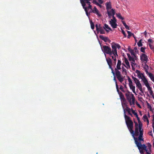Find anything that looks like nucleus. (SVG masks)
<instances>
[{
	"mask_svg": "<svg viewBox=\"0 0 154 154\" xmlns=\"http://www.w3.org/2000/svg\"><path fill=\"white\" fill-rule=\"evenodd\" d=\"M112 59L114 60L115 61L116 60V57L118 56L117 53V51L116 48H118L119 49L120 48V46L118 44L112 43Z\"/></svg>",
	"mask_w": 154,
	"mask_h": 154,
	"instance_id": "f257e3e1",
	"label": "nucleus"
},
{
	"mask_svg": "<svg viewBox=\"0 0 154 154\" xmlns=\"http://www.w3.org/2000/svg\"><path fill=\"white\" fill-rule=\"evenodd\" d=\"M126 123L131 133H133V122L130 119L129 117L126 115Z\"/></svg>",
	"mask_w": 154,
	"mask_h": 154,
	"instance_id": "f03ea898",
	"label": "nucleus"
},
{
	"mask_svg": "<svg viewBox=\"0 0 154 154\" xmlns=\"http://www.w3.org/2000/svg\"><path fill=\"white\" fill-rule=\"evenodd\" d=\"M126 97L129 102L131 106H134V105L135 99L133 94L131 93L128 92L126 93Z\"/></svg>",
	"mask_w": 154,
	"mask_h": 154,
	"instance_id": "7ed1b4c3",
	"label": "nucleus"
},
{
	"mask_svg": "<svg viewBox=\"0 0 154 154\" xmlns=\"http://www.w3.org/2000/svg\"><path fill=\"white\" fill-rule=\"evenodd\" d=\"M134 138L135 140V144L139 150L142 149L146 151V150L147 149L146 146L145 144H141L140 142H139L138 141L137 138L135 137H134Z\"/></svg>",
	"mask_w": 154,
	"mask_h": 154,
	"instance_id": "20e7f679",
	"label": "nucleus"
},
{
	"mask_svg": "<svg viewBox=\"0 0 154 154\" xmlns=\"http://www.w3.org/2000/svg\"><path fill=\"white\" fill-rule=\"evenodd\" d=\"M82 5L83 7V8L85 10L86 15L88 16L90 15L91 12H90V11L88 12V10H89V9H90V10H92V6L91 5H89L88 7H86L85 4L84 2V1H82Z\"/></svg>",
	"mask_w": 154,
	"mask_h": 154,
	"instance_id": "39448f33",
	"label": "nucleus"
},
{
	"mask_svg": "<svg viewBox=\"0 0 154 154\" xmlns=\"http://www.w3.org/2000/svg\"><path fill=\"white\" fill-rule=\"evenodd\" d=\"M132 78L136 84L137 87L138 88L142 93H143V92L142 90V85L139 81L137 79L134 77L133 76L132 77Z\"/></svg>",
	"mask_w": 154,
	"mask_h": 154,
	"instance_id": "423d86ee",
	"label": "nucleus"
},
{
	"mask_svg": "<svg viewBox=\"0 0 154 154\" xmlns=\"http://www.w3.org/2000/svg\"><path fill=\"white\" fill-rule=\"evenodd\" d=\"M102 50L104 53L109 54L110 56L112 55V51L111 48L107 46H103V47Z\"/></svg>",
	"mask_w": 154,
	"mask_h": 154,
	"instance_id": "0eeeda50",
	"label": "nucleus"
},
{
	"mask_svg": "<svg viewBox=\"0 0 154 154\" xmlns=\"http://www.w3.org/2000/svg\"><path fill=\"white\" fill-rule=\"evenodd\" d=\"M140 58L142 61L144 62H143L142 64L145 65V67H149L148 65L146 64L147 60H148L147 56L145 54H142L140 56Z\"/></svg>",
	"mask_w": 154,
	"mask_h": 154,
	"instance_id": "6e6552de",
	"label": "nucleus"
},
{
	"mask_svg": "<svg viewBox=\"0 0 154 154\" xmlns=\"http://www.w3.org/2000/svg\"><path fill=\"white\" fill-rule=\"evenodd\" d=\"M127 55L128 56L129 60L131 62V65L132 66V67H134L135 66L134 62H135V59H136V58H134V57L132 56L131 57L130 54H127Z\"/></svg>",
	"mask_w": 154,
	"mask_h": 154,
	"instance_id": "1a4fd4ad",
	"label": "nucleus"
},
{
	"mask_svg": "<svg viewBox=\"0 0 154 154\" xmlns=\"http://www.w3.org/2000/svg\"><path fill=\"white\" fill-rule=\"evenodd\" d=\"M90 12L96 14L99 16H101V15L99 13V11L95 7H94L93 10L92 9L91 10H90Z\"/></svg>",
	"mask_w": 154,
	"mask_h": 154,
	"instance_id": "9d476101",
	"label": "nucleus"
},
{
	"mask_svg": "<svg viewBox=\"0 0 154 154\" xmlns=\"http://www.w3.org/2000/svg\"><path fill=\"white\" fill-rule=\"evenodd\" d=\"M145 68V70L146 72V74L149 75L151 80L153 82L154 81V76L151 73L147 71L146 68Z\"/></svg>",
	"mask_w": 154,
	"mask_h": 154,
	"instance_id": "9b49d317",
	"label": "nucleus"
},
{
	"mask_svg": "<svg viewBox=\"0 0 154 154\" xmlns=\"http://www.w3.org/2000/svg\"><path fill=\"white\" fill-rule=\"evenodd\" d=\"M104 29V28L102 26L100 27L98 30L97 31V34L100 32L101 34H104L105 33Z\"/></svg>",
	"mask_w": 154,
	"mask_h": 154,
	"instance_id": "f8f14e48",
	"label": "nucleus"
},
{
	"mask_svg": "<svg viewBox=\"0 0 154 154\" xmlns=\"http://www.w3.org/2000/svg\"><path fill=\"white\" fill-rule=\"evenodd\" d=\"M107 14L109 17L111 16L114 15L115 14V11L114 10L112 9L110 11H107Z\"/></svg>",
	"mask_w": 154,
	"mask_h": 154,
	"instance_id": "ddd939ff",
	"label": "nucleus"
},
{
	"mask_svg": "<svg viewBox=\"0 0 154 154\" xmlns=\"http://www.w3.org/2000/svg\"><path fill=\"white\" fill-rule=\"evenodd\" d=\"M116 22L115 21H110V24L113 28H116L117 24L116 23Z\"/></svg>",
	"mask_w": 154,
	"mask_h": 154,
	"instance_id": "4468645a",
	"label": "nucleus"
},
{
	"mask_svg": "<svg viewBox=\"0 0 154 154\" xmlns=\"http://www.w3.org/2000/svg\"><path fill=\"white\" fill-rule=\"evenodd\" d=\"M136 72L139 78H140L142 79L143 76H144L142 73H141L140 71L138 70H136Z\"/></svg>",
	"mask_w": 154,
	"mask_h": 154,
	"instance_id": "2eb2a0df",
	"label": "nucleus"
},
{
	"mask_svg": "<svg viewBox=\"0 0 154 154\" xmlns=\"http://www.w3.org/2000/svg\"><path fill=\"white\" fill-rule=\"evenodd\" d=\"M133 134V135H134L136 136H138L139 134V132L138 131V127H136L135 128V131L134 133L133 132V133H131Z\"/></svg>",
	"mask_w": 154,
	"mask_h": 154,
	"instance_id": "dca6fc26",
	"label": "nucleus"
},
{
	"mask_svg": "<svg viewBox=\"0 0 154 154\" xmlns=\"http://www.w3.org/2000/svg\"><path fill=\"white\" fill-rule=\"evenodd\" d=\"M99 37L101 39L103 40L105 42H107L109 40V39L108 37H104L102 35H100L99 36Z\"/></svg>",
	"mask_w": 154,
	"mask_h": 154,
	"instance_id": "f3484780",
	"label": "nucleus"
},
{
	"mask_svg": "<svg viewBox=\"0 0 154 154\" xmlns=\"http://www.w3.org/2000/svg\"><path fill=\"white\" fill-rule=\"evenodd\" d=\"M106 9L108 10L111 8V5L110 2H107L106 3Z\"/></svg>",
	"mask_w": 154,
	"mask_h": 154,
	"instance_id": "a211bd4d",
	"label": "nucleus"
},
{
	"mask_svg": "<svg viewBox=\"0 0 154 154\" xmlns=\"http://www.w3.org/2000/svg\"><path fill=\"white\" fill-rule=\"evenodd\" d=\"M128 34L127 35V38L129 39L131 36H134V33H132L130 31L126 30V31Z\"/></svg>",
	"mask_w": 154,
	"mask_h": 154,
	"instance_id": "6ab92c4d",
	"label": "nucleus"
},
{
	"mask_svg": "<svg viewBox=\"0 0 154 154\" xmlns=\"http://www.w3.org/2000/svg\"><path fill=\"white\" fill-rule=\"evenodd\" d=\"M106 60L107 63L109 66V67H112V62L111 59L109 58L107 59Z\"/></svg>",
	"mask_w": 154,
	"mask_h": 154,
	"instance_id": "aec40b11",
	"label": "nucleus"
},
{
	"mask_svg": "<svg viewBox=\"0 0 154 154\" xmlns=\"http://www.w3.org/2000/svg\"><path fill=\"white\" fill-rule=\"evenodd\" d=\"M131 110L130 108L127 107H126V112H127L128 115L132 116V115L131 112Z\"/></svg>",
	"mask_w": 154,
	"mask_h": 154,
	"instance_id": "412c9836",
	"label": "nucleus"
},
{
	"mask_svg": "<svg viewBox=\"0 0 154 154\" xmlns=\"http://www.w3.org/2000/svg\"><path fill=\"white\" fill-rule=\"evenodd\" d=\"M103 28H104V29H105L106 31L107 32H109V31L107 29H106V28L108 29L110 31H112V29H111L109 27V26L106 24H104V27H103Z\"/></svg>",
	"mask_w": 154,
	"mask_h": 154,
	"instance_id": "4be33fe9",
	"label": "nucleus"
},
{
	"mask_svg": "<svg viewBox=\"0 0 154 154\" xmlns=\"http://www.w3.org/2000/svg\"><path fill=\"white\" fill-rule=\"evenodd\" d=\"M91 0H80V2L81 4H82V1H84V2L85 4V5H86V4H88V5H91V3L89 2V1H91Z\"/></svg>",
	"mask_w": 154,
	"mask_h": 154,
	"instance_id": "5701e85b",
	"label": "nucleus"
},
{
	"mask_svg": "<svg viewBox=\"0 0 154 154\" xmlns=\"http://www.w3.org/2000/svg\"><path fill=\"white\" fill-rule=\"evenodd\" d=\"M141 127L142 126L140 124H139V129L140 131L139 137H143V132L141 130Z\"/></svg>",
	"mask_w": 154,
	"mask_h": 154,
	"instance_id": "b1692460",
	"label": "nucleus"
},
{
	"mask_svg": "<svg viewBox=\"0 0 154 154\" xmlns=\"http://www.w3.org/2000/svg\"><path fill=\"white\" fill-rule=\"evenodd\" d=\"M129 87L131 89L134 93H136L135 91V87L134 86H133L132 84H130L129 85Z\"/></svg>",
	"mask_w": 154,
	"mask_h": 154,
	"instance_id": "393cba45",
	"label": "nucleus"
},
{
	"mask_svg": "<svg viewBox=\"0 0 154 154\" xmlns=\"http://www.w3.org/2000/svg\"><path fill=\"white\" fill-rule=\"evenodd\" d=\"M142 79L143 81L145 84L148 83V81L145 76H143L142 78Z\"/></svg>",
	"mask_w": 154,
	"mask_h": 154,
	"instance_id": "a878e982",
	"label": "nucleus"
},
{
	"mask_svg": "<svg viewBox=\"0 0 154 154\" xmlns=\"http://www.w3.org/2000/svg\"><path fill=\"white\" fill-rule=\"evenodd\" d=\"M129 52L131 53L132 56L134 58H136V56L134 52V50H132Z\"/></svg>",
	"mask_w": 154,
	"mask_h": 154,
	"instance_id": "bb28decb",
	"label": "nucleus"
},
{
	"mask_svg": "<svg viewBox=\"0 0 154 154\" xmlns=\"http://www.w3.org/2000/svg\"><path fill=\"white\" fill-rule=\"evenodd\" d=\"M101 25L100 24H99L98 25L97 24L95 25V27L96 28V29L97 32L98 31L100 27H101Z\"/></svg>",
	"mask_w": 154,
	"mask_h": 154,
	"instance_id": "cd10ccee",
	"label": "nucleus"
},
{
	"mask_svg": "<svg viewBox=\"0 0 154 154\" xmlns=\"http://www.w3.org/2000/svg\"><path fill=\"white\" fill-rule=\"evenodd\" d=\"M90 22L91 29H94V25L92 21H90Z\"/></svg>",
	"mask_w": 154,
	"mask_h": 154,
	"instance_id": "c85d7f7f",
	"label": "nucleus"
},
{
	"mask_svg": "<svg viewBox=\"0 0 154 154\" xmlns=\"http://www.w3.org/2000/svg\"><path fill=\"white\" fill-rule=\"evenodd\" d=\"M142 39H141L139 40V42L137 43V45L139 47H141L142 46L143 44L142 43Z\"/></svg>",
	"mask_w": 154,
	"mask_h": 154,
	"instance_id": "c756f323",
	"label": "nucleus"
},
{
	"mask_svg": "<svg viewBox=\"0 0 154 154\" xmlns=\"http://www.w3.org/2000/svg\"><path fill=\"white\" fill-rule=\"evenodd\" d=\"M121 64V61L119 60H118V63L116 67H120V66Z\"/></svg>",
	"mask_w": 154,
	"mask_h": 154,
	"instance_id": "7c9ffc66",
	"label": "nucleus"
},
{
	"mask_svg": "<svg viewBox=\"0 0 154 154\" xmlns=\"http://www.w3.org/2000/svg\"><path fill=\"white\" fill-rule=\"evenodd\" d=\"M117 16L120 19L123 20L124 18L121 16L120 14H117Z\"/></svg>",
	"mask_w": 154,
	"mask_h": 154,
	"instance_id": "2f4dec72",
	"label": "nucleus"
},
{
	"mask_svg": "<svg viewBox=\"0 0 154 154\" xmlns=\"http://www.w3.org/2000/svg\"><path fill=\"white\" fill-rule=\"evenodd\" d=\"M148 90L149 91L150 94L152 96H153V93L152 91V88L150 87V88L148 89Z\"/></svg>",
	"mask_w": 154,
	"mask_h": 154,
	"instance_id": "473e14b6",
	"label": "nucleus"
},
{
	"mask_svg": "<svg viewBox=\"0 0 154 154\" xmlns=\"http://www.w3.org/2000/svg\"><path fill=\"white\" fill-rule=\"evenodd\" d=\"M147 105L148 106V108L151 111H152V107L148 103H147Z\"/></svg>",
	"mask_w": 154,
	"mask_h": 154,
	"instance_id": "72a5a7b5",
	"label": "nucleus"
},
{
	"mask_svg": "<svg viewBox=\"0 0 154 154\" xmlns=\"http://www.w3.org/2000/svg\"><path fill=\"white\" fill-rule=\"evenodd\" d=\"M151 144L150 143H148L147 144L148 149H149V151L150 152H151Z\"/></svg>",
	"mask_w": 154,
	"mask_h": 154,
	"instance_id": "f704fd0d",
	"label": "nucleus"
},
{
	"mask_svg": "<svg viewBox=\"0 0 154 154\" xmlns=\"http://www.w3.org/2000/svg\"><path fill=\"white\" fill-rule=\"evenodd\" d=\"M131 112L133 114L136 116V117L137 116H138L137 113V112H135V111L133 110L132 109H131Z\"/></svg>",
	"mask_w": 154,
	"mask_h": 154,
	"instance_id": "c9c22d12",
	"label": "nucleus"
},
{
	"mask_svg": "<svg viewBox=\"0 0 154 154\" xmlns=\"http://www.w3.org/2000/svg\"><path fill=\"white\" fill-rule=\"evenodd\" d=\"M114 15H112V19H111L110 21H115L116 22V18L114 16Z\"/></svg>",
	"mask_w": 154,
	"mask_h": 154,
	"instance_id": "e433bc0d",
	"label": "nucleus"
},
{
	"mask_svg": "<svg viewBox=\"0 0 154 154\" xmlns=\"http://www.w3.org/2000/svg\"><path fill=\"white\" fill-rule=\"evenodd\" d=\"M126 65L128 66H129V67H130L129 63L128 61V60L126 58Z\"/></svg>",
	"mask_w": 154,
	"mask_h": 154,
	"instance_id": "4c0bfd02",
	"label": "nucleus"
},
{
	"mask_svg": "<svg viewBox=\"0 0 154 154\" xmlns=\"http://www.w3.org/2000/svg\"><path fill=\"white\" fill-rule=\"evenodd\" d=\"M128 82L129 83V85L133 84L132 82V81L131 79L129 77H128Z\"/></svg>",
	"mask_w": 154,
	"mask_h": 154,
	"instance_id": "58836bf2",
	"label": "nucleus"
},
{
	"mask_svg": "<svg viewBox=\"0 0 154 154\" xmlns=\"http://www.w3.org/2000/svg\"><path fill=\"white\" fill-rule=\"evenodd\" d=\"M145 48H143V47H141L140 48V51L143 52V53H145Z\"/></svg>",
	"mask_w": 154,
	"mask_h": 154,
	"instance_id": "ea45409f",
	"label": "nucleus"
},
{
	"mask_svg": "<svg viewBox=\"0 0 154 154\" xmlns=\"http://www.w3.org/2000/svg\"><path fill=\"white\" fill-rule=\"evenodd\" d=\"M92 2L94 4L97 5H99V3H98L95 0H93Z\"/></svg>",
	"mask_w": 154,
	"mask_h": 154,
	"instance_id": "a19ab883",
	"label": "nucleus"
},
{
	"mask_svg": "<svg viewBox=\"0 0 154 154\" xmlns=\"http://www.w3.org/2000/svg\"><path fill=\"white\" fill-rule=\"evenodd\" d=\"M149 45L150 47V48L151 49H154V46L152 45L151 44H149Z\"/></svg>",
	"mask_w": 154,
	"mask_h": 154,
	"instance_id": "79ce46f5",
	"label": "nucleus"
},
{
	"mask_svg": "<svg viewBox=\"0 0 154 154\" xmlns=\"http://www.w3.org/2000/svg\"><path fill=\"white\" fill-rule=\"evenodd\" d=\"M143 118L144 119H146V120L148 119L146 115L143 116Z\"/></svg>",
	"mask_w": 154,
	"mask_h": 154,
	"instance_id": "37998d69",
	"label": "nucleus"
},
{
	"mask_svg": "<svg viewBox=\"0 0 154 154\" xmlns=\"http://www.w3.org/2000/svg\"><path fill=\"white\" fill-rule=\"evenodd\" d=\"M145 86L147 88V89H148V88H150V86H149V83H148L146 84H145Z\"/></svg>",
	"mask_w": 154,
	"mask_h": 154,
	"instance_id": "c03bdc74",
	"label": "nucleus"
},
{
	"mask_svg": "<svg viewBox=\"0 0 154 154\" xmlns=\"http://www.w3.org/2000/svg\"><path fill=\"white\" fill-rule=\"evenodd\" d=\"M142 137H138V140L140 141H143V139L142 138Z\"/></svg>",
	"mask_w": 154,
	"mask_h": 154,
	"instance_id": "a18cd8bd",
	"label": "nucleus"
},
{
	"mask_svg": "<svg viewBox=\"0 0 154 154\" xmlns=\"http://www.w3.org/2000/svg\"><path fill=\"white\" fill-rule=\"evenodd\" d=\"M136 117L137 118V120L138 121V123H139V125L140 124V118L138 117V116H136Z\"/></svg>",
	"mask_w": 154,
	"mask_h": 154,
	"instance_id": "49530a36",
	"label": "nucleus"
},
{
	"mask_svg": "<svg viewBox=\"0 0 154 154\" xmlns=\"http://www.w3.org/2000/svg\"><path fill=\"white\" fill-rule=\"evenodd\" d=\"M98 2L100 4H102L103 2V0H98Z\"/></svg>",
	"mask_w": 154,
	"mask_h": 154,
	"instance_id": "de8ad7c7",
	"label": "nucleus"
},
{
	"mask_svg": "<svg viewBox=\"0 0 154 154\" xmlns=\"http://www.w3.org/2000/svg\"><path fill=\"white\" fill-rule=\"evenodd\" d=\"M126 29H127L128 30L130 29V28H129V27L126 24Z\"/></svg>",
	"mask_w": 154,
	"mask_h": 154,
	"instance_id": "09e8293b",
	"label": "nucleus"
},
{
	"mask_svg": "<svg viewBox=\"0 0 154 154\" xmlns=\"http://www.w3.org/2000/svg\"><path fill=\"white\" fill-rule=\"evenodd\" d=\"M134 50L135 51V52H138V51L137 48V47H135Z\"/></svg>",
	"mask_w": 154,
	"mask_h": 154,
	"instance_id": "8fccbe9b",
	"label": "nucleus"
},
{
	"mask_svg": "<svg viewBox=\"0 0 154 154\" xmlns=\"http://www.w3.org/2000/svg\"><path fill=\"white\" fill-rule=\"evenodd\" d=\"M145 151L146 153V154H151V153L149 152V151L148 149H147Z\"/></svg>",
	"mask_w": 154,
	"mask_h": 154,
	"instance_id": "3c124183",
	"label": "nucleus"
},
{
	"mask_svg": "<svg viewBox=\"0 0 154 154\" xmlns=\"http://www.w3.org/2000/svg\"><path fill=\"white\" fill-rule=\"evenodd\" d=\"M122 33L124 35V37H125V32L124 30H123L122 29Z\"/></svg>",
	"mask_w": 154,
	"mask_h": 154,
	"instance_id": "603ef678",
	"label": "nucleus"
},
{
	"mask_svg": "<svg viewBox=\"0 0 154 154\" xmlns=\"http://www.w3.org/2000/svg\"><path fill=\"white\" fill-rule=\"evenodd\" d=\"M148 42H149L152 43V40L151 39H149L148 40Z\"/></svg>",
	"mask_w": 154,
	"mask_h": 154,
	"instance_id": "864d4df0",
	"label": "nucleus"
},
{
	"mask_svg": "<svg viewBox=\"0 0 154 154\" xmlns=\"http://www.w3.org/2000/svg\"><path fill=\"white\" fill-rule=\"evenodd\" d=\"M142 150V149H140V150H139L140 152L141 153H144L143 150Z\"/></svg>",
	"mask_w": 154,
	"mask_h": 154,
	"instance_id": "5fc2aeb1",
	"label": "nucleus"
},
{
	"mask_svg": "<svg viewBox=\"0 0 154 154\" xmlns=\"http://www.w3.org/2000/svg\"><path fill=\"white\" fill-rule=\"evenodd\" d=\"M135 128H136V127H138V124L137 123V122H135Z\"/></svg>",
	"mask_w": 154,
	"mask_h": 154,
	"instance_id": "6e6d98bb",
	"label": "nucleus"
},
{
	"mask_svg": "<svg viewBox=\"0 0 154 154\" xmlns=\"http://www.w3.org/2000/svg\"><path fill=\"white\" fill-rule=\"evenodd\" d=\"M144 34L145 35V37H146L147 36V32H146V31H145L144 32Z\"/></svg>",
	"mask_w": 154,
	"mask_h": 154,
	"instance_id": "4d7b16f0",
	"label": "nucleus"
},
{
	"mask_svg": "<svg viewBox=\"0 0 154 154\" xmlns=\"http://www.w3.org/2000/svg\"><path fill=\"white\" fill-rule=\"evenodd\" d=\"M133 36V37L134 38V39L136 42H137V40L136 39V37L134 36H134Z\"/></svg>",
	"mask_w": 154,
	"mask_h": 154,
	"instance_id": "13d9d810",
	"label": "nucleus"
},
{
	"mask_svg": "<svg viewBox=\"0 0 154 154\" xmlns=\"http://www.w3.org/2000/svg\"><path fill=\"white\" fill-rule=\"evenodd\" d=\"M128 51H130L131 50H132L130 48V46H129L128 47Z\"/></svg>",
	"mask_w": 154,
	"mask_h": 154,
	"instance_id": "bf43d9fd",
	"label": "nucleus"
},
{
	"mask_svg": "<svg viewBox=\"0 0 154 154\" xmlns=\"http://www.w3.org/2000/svg\"><path fill=\"white\" fill-rule=\"evenodd\" d=\"M152 128H153V129H154V122H152Z\"/></svg>",
	"mask_w": 154,
	"mask_h": 154,
	"instance_id": "052dcab7",
	"label": "nucleus"
},
{
	"mask_svg": "<svg viewBox=\"0 0 154 154\" xmlns=\"http://www.w3.org/2000/svg\"><path fill=\"white\" fill-rule=\"evenodd\" d=\"M152 122H154V115H153Z\"/></svg>",
	"mask_w": 154,
	"mask_h": 154,
	"instance_id": "680f3d73",
	"label": "nucleus"
},
{
	"mask_svg": "<svg viewBox=\"0 0 154 154\" xmlns=\"http://www.w3.org/2000/svg\"><path fill=\"white\" fill-rule=\"evenodd\" d=\"M124 26L125 27V22L124 21L122 22Z\"/></svg>",
	"mask_w": 154,
	"mask_h": 154,
	"instance_id": "e2e57ef3",
	"label": "nucleus"
},
{
	"mask_svg": "<svg viewBox=\"0 0 154 154\" xmlns=\"http://www.w3.org/2000/svg\"><path fill=\"white\" fill-rule=\"evenodd\" d=\"M137 105L140 107H141L140 105L139 104H137V103H136Z\"/></svg>",
	"mask_w": 154,
	"mask_h": 154,
	"instance_id": "0e129e2a",
	"label": "nucleus"
},
{
	"mask_svg": "<svg viewBox=\"0 0 154 154\" xmlns=\"http://www.w3.org/2000/svg\"><path fill=\"white\" fill-rule=\"evenodd\" d=\"M97 5L99 6L100 8H101L102 7L101 5H100V4L99 3V5Z\"/></svg>",
	"mask_w": 154,
	"mask_h": 154,
	"instance_id": "69168bd1",
	"label": "nucleus"
},
{
	"mask_svg": "<svg viewBox=\"0 0 154 154\" xmlns=\"http://www.w3.org/2000/svg\"><path fill=\"white\" fill-rule=\"evenodd\" d=\"M122 65L125 66V64L123 63H122Z\"/></svg>",
	"mask_w": 154,
	"mask_h": 154,
	"instance_id": "338daca9",
	"label": "nucleus"
},
{
	"mask_svg": "<svg viewBox=\"0 0 154 154\" xmlns=\"http://www.w3.org/2000/svg\"><path fill=\"white\" fill-rule=\"evenodd\" d=\"M146 121L147 122V123L148 124L149 123V121L148 119Z\"/></svg>",
	"mask_w": 154,
	"mask_h": 154,
	"instance_id": "774afa93",
	"label": "nucleus"
}]
</instances>
